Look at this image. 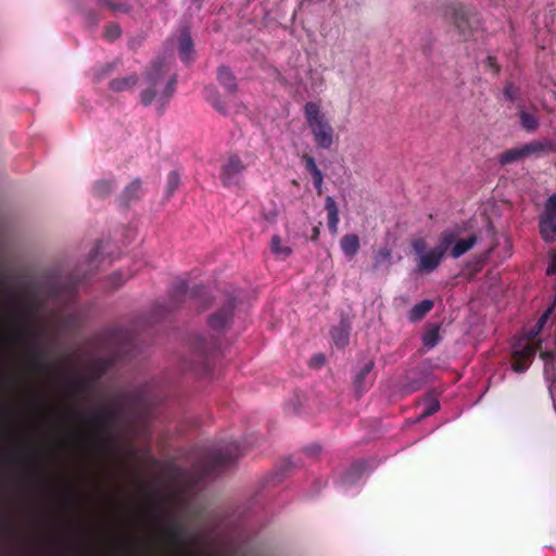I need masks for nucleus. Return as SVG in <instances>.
Here are the masks:
<instances>
[{
    "instance_id": "f257e3e1",
    "label": "nucleus",
    "mask_w": 556,
    "mask_h": 556,
    "mask_svg": "<svg viewBox=\"0 0 556 556\" xmlns=\"http://www.w3.org/2000/svg\"><path fill=\"white\" fill-rule=\"evenodd\" d=\"M168 64L164 59H157L151 63L144 73V78L148 87L141 91L140 98L141 103L146 106L150 105L157 96L156 87L165 81V86L160 93L159 102L162 106L166 105L169 99L173 97L176 90L177 76L175 74L169 75Z\"/></svg>"
},
{
    "instance_id": "f03ea898",
    "label": "nucleus",
    "mask_w": 556,
    "mask_h": 556,
    "mask_svg": "<svg viewBox=\"0 0 556 556\" xmlns=\"http://www.w3.org/2000/svg\"><path fill=\"white\" fill-rule=\"evenodd\" d=\"M455 238L456 232L454 230L446 229L441 232L439 243L428 251V243L426 239L416 238L412 240V249L418 256L416 271L420 274H430L434 271L441 265L446 252L455 241Z\"/></svg>"
},
{
    "instance_id": "7ed1b4c3",
    "label": "nucleus",
    "mask_w": 556,
    "mask_h": 556,
    "mask_svg": "<svg viewBox=\"0 0 556 556\" xmlns=\"http://www.w3.org/2000/svg\"><path fill=\"white\" fill-rule=\"evenodd\" d=\"M303 112L315 146L321 150H329L333 144L334 129L326 114L321 112L320 105L308 101L305 103Z\"/></svg>"
},
{
    "instance_id": "20e7f679",
    "label": "nucleus",
    "mask_w": 556,
    "mask_h": 556,
    "mask_svg": "<svg viewBox=\"0 0 556 556\" xmlns=\"http://www.w3.org/2000/svg\"><path fill=\"white\" fill-rule=\"evenodd\" d=\"M38 331L28 325H18L14 329V338L27 345L28 368L36 374H46L50 370V364L47 361V350L38 342Z\"/></svg>"
},
{
    "instance_id": "39448f33",
    "label": "nucleus",
    "mask_w": 556,
    "mask_h": 556,
    "mask_svg": "<svg viewBox=\"0 0 556 556\" xmlns=\"http://www.w3.org/2000/svg\"><path fill=\"white\" fill-rule=\"evenodd\" d=\"M242 451L237 442H229L226 445L208 451L204 458L203 476L215 475L232 465L240 456Z\"/></svg>"
},
{
    "instance_id": "423d86ee",
    "label": "nucleus",
    "mask_w": 556,
    "mask_h": 556,
    "mask_svg": "<svg viewBox=\"0 0 556 556\" xmlns=\"http://www.w3.org/2000/svg\"><path fill=\"white\" fill-rule=\"evenodd\" d=\"M451 21L458 35L464 39H470L481 27V18L478 12L464 4H455L451 7Z\"/></svg>"
},
{
    "instance_id": "0eeeda50",
    "label": "nucleus",
    "mask_w": 556,
    "mask_h": 556,
    "mask_svg": "<svg viewBox=\"0 0 556 556\" xmlns=\"http://www.w3.org/2000/svg\"><path fill=\"white\" fill-rule=\"evenodd\" d=\"M77 418L90 426L99 439L108 441L110 438V429L116 419V414L111 408H102L93 412H79Z\"/></svg>"
},
{
    "instance_id": "6e6552de",
    "label": "nucleus",
    "mask_w": 556,
    "mask_h": 556,
    "mask_svg": "<svg viewBox=\"0 0 556 556\" xmlns=\"http://www.w3.org/2000/svg\"><path fill=\"white\" fill-rule=\"evenodd\" d=\"M249 164L237 153H231L225 159L219 173V179L224 187H240L243 182V174Z\"/></svg>"
},
{
    "instance_id": "1a4fd4ad",
    "label": "nucleus",
    "mask_w": 556,
    "mask_h": 556,
    "mask_svg": "<svg viewBox=\"0 0 556 556\" xmlns=\"http://www.w3.org/2000/svg\"><path fill=\"white\" fill-rule=\"evenodd\" d=\"M187 299L197 301L201 309H205L210 305V299L204 286L197 285L189 290L186 281L184 280L175 283L170 292V301L173 306H178Z\"/></svg>"
},
{
    "instance_id": "9d476101",
    "label": "nucleus",
    "mask_w": 556,
    "mask_h": 556,
    "mask_svg": "<svg viewBox=\"0 0 556 556\" xmlns=\"http://www.w3.org/2000/svg\"><path fill=\"white\" fill-rule=\"evenodd\" d=\"M540 233L547 242L556 241V193L545 204V212L540 218Z\"/></svg>"
},
{
    "instance_id": "9b49d317",
    "label": "nucleus",
    "mask_w": 556,
    "mask_h": 556,
    "mask_svg": "<svg viewBox=\"0 0 556 556\" xmlns=\"http://www.w3.org/2000/svg\"><path fill=\"white\" fill-rule=\"evenodd\" d=\"M235 308V300L229 298L216 313L208 318L210 327L215 331H222L230 323Z\"/></svg>"
},
{
    "instance_id": "f8f14e48",
    "label": "nucleus",
    "mask_w": 556,
    "mask_h": 556,
    "mask_svg": "<svg viewBox=\"0 0 556 556\" xmlns=\"http://www.w3.org/2000/svg\"><path fill=\"white\" fill-rule=\"evenodd\" d=\"M142 195V182L139 178H135L130 184H128L122 193L118 195L117 200L119 205L127 207L131 202L138 201Z\"/></svg>"
},
{
    "instance_id": "ddd939ff",
    "label": "nucleus",
    "mask_w": 556,
    "mask_h": 556,
    "mask_svg": "<svg viewBox=\"0 0 556 556\" xmlns=\"http://www.w3.org/2000/svg\"><path fill=\"white\" fill-rule=\"evenodd\" d=\"M374 367L375 362L372 359H367L359 368V370L355 374L353 379V387L358 396L366 392L371 386V383H367L366 379L370 371L374 369Z\"/></svg>"
},
{
    "instance_id": "4468645a",
    "label": "nucleus",
    "mask_w": 556,
    "mask_h": 556,
    "mask_svg": "<svg viewBox=\"0 0 556 556\" xmlns=\"http://www.w3.org/2000/svg\"><path fill=\"white\" fill-rule=\"evenodd\" d=\"M162 538L170 545L181 546L186 542L185 529L178 522H173L168 527L162 528Z\"/></svg>"
},
{
    "instance_id": "2eb2a0df",
    "label": "nucleus",
    "mask_w": 556,
    "mask_h": 556,
    "mask_svg": "<svg viewBox=\"0 0 556 556\" xmlns=\"http://www.w3.org/2000/svg\"><path fill=\"white\" fill-rule=\"evenodd\" d=\"M457 236L458 235L456 233L455 241L450 248V255L453 258H458L463 256L465 253L471 250L478 241V237L476 235H470L468 238L465 239H457Z\"/></svg>"
},
{
    "instance_id": "dca6fc26",
    "label": "nucleus",
    "mask_w": 556,
    "mask_h": 556,
    "mask_svg": "<svg viewBox=\"0 0 556 556\" xmlns=\"http://www.w3.org/2000/svg\"><path fill=\"white\" fill-rule=\"evenodd\" d=\"M366 465L363 460H357L353 463L341 476V483L343 485H352L361 480Z\"/></svg>"
},
{
    "instance_id": "f3484780",
    "label": "nucleus",
    "mask_w": 556,
    "mask_h": 556,
    "mask_svg": "<svg viewBox=\"0 0 556 556\" xmlns=\"http://www.w3.org/2000/svg\"><path fill=\"white\" fill-rule=\"evenodd\" d=\"M217 80L230 94L237 92V79L233 73L227 66H219L217 68Z\"/></svg>"
},
{
    "instance_id": "a211bd4d",
    "label": "nucleus",
    "mask_w": 556,
    "mask_h": 556,
    "mask_svg": "<svg viewBox=\"0 0 556 556\" xmlns=\"http://www.w3.org/2000/svg\"><path fill=\"white\" fill-rule=\"evenodd\" d=\"M325 210L327 211L328 229L332 235H334L338 232L339 208L336 201L330 195H328L325 200Z\"/></svg>"
},
{
    "instance_id": "6ab92c4d",
    "label": "nucleus",
    "mask_w": 556,
    "mask_h": 556,
    "mask_svg": "<svg viewBox=\"0 0 556 556\" xmlns=\"http://www.w3.org/2000/svg\"><path fill=\"white\" fill-rule=\"evenodd\" d=\"M555 143L552 140L545 141H532L522 146L525 156L539 153L553 152L555 150Z\"/></svg>"
},
{
    "instance_id": "aec40b11",
    "label": "nucleus",
    "mask_w": 556,
    "mask_h": 556,
    "mask_svg": "<svg viewBox=\"0 0 556 556\" xmlns=\"http://www.w3.org/2000/svg\"><path fill=\"white\" fill-rule=\"evenodd\" d=\"M340 247L345 256L352 258L359 250V239L357 235L349 233L341 238Z\"/></svg>"
},
{
    "instance_id": "412c9836",
    "label": "nucleus",
    "mask_w": 556,
    "mask_h": 556,
    "mask_svg": "<svg viewBox=\"0 0 556 556\" xmlns=\"http://www.w3.org/2000/svg\"><path fill=\"white\" fill-rule=\"evenodd\" d=\"M432 308L433 302L431 300H424L410 308L408 319L410 321L421 320Z\"/></svg>"
},
{
    "instance_id": "4be33fe9",
    "label": "nucleus",
    "mask_w": 556,
    "mask_h": 556,
    "mask_svg": "<svg viewBox=\"0 0 556 556\" xmlns=\"http://www.w3.org/2000/svg\"><path fill=\"white\" fill-rule=\"evenodd\" d=\"M138 83L137 75H129L123 78H115L110 81V89L115 92H121L131 89Z\"/></svg>"
},
{
    "instance_id": "5701e85b",
    "label": "nucleus",
    "mask_w": 556,
    "mask_h": 556,
    "mask_svg": "<svg viewBox=\"0 0 556 556\" xmlns=\"http://www.w3.org/2000/svg\"><path fill=\"white\" fill-rule=\"evenodd\" d=\"M205 99L212 103V105L220 113L226 114L227 106L224 101L220 100V96L214 86H206L204 88Z\"/></svg>"
},
{
    "instance_id": "b1692460",
    "label": "nucleus",
    "mask_w": 556,
    "mask_h": 556,
    "mask_svg": "<svg viewBox=\"0 0 556 556\" xmlns=\"http://www.w3.org/2000/svg\"><path fill=\"white\" fill-rule=\"evenodd\" d=\"M541 345V342H531L529 341L520 349H515L513 352V357H520L523 359H527L529 363H531L533 356L535 355L536 351L539 350Z\"/></svg>"
},
{
    "instance_id": "393cba45",
    "label": "nucleus",
    "mask_w": 556,
    "mask_h": 556,
    "mask_svg": "<svg viewBox=\"0 0 556 556\" xmlns=\"http://www.w3.org/2000/svg\"><path fill=\"white\" fill-rule=\"evenodd\" d=\"M114 179H101L94 182L92 192L98 198L108 197L115 187Z\"/></svg>"
},
{
    "instance_id": "a878e982",
    "label": "nucleus",
    "mask_w": 556,
    "mask_h": 556,
    "mask_svg": "<svg viewBox=\"0 0 556 556\" xmlns=\"http://www.w3.org/2000/svg\"><path fill=\"white\" fill-rule=\"evenodd\" d=\"M193 50V42L188 33H182L179 37V54L184 62H189L190 54Z\"/></svg>"
},
{
    "instance_id": "bb28decb",
    "label": "nucleus",
    "mask_w": 556,
    "mask_h": 556,
    "mask_svg": "<svg viewBox=\"0 0 556 556\" xmlns=\"http://www.w3.org/2000/svg\"><path fill=\"white\" fill-rule=\"evenodd\" d=\"M523 157H526V156H525L522 147L513 148V149H509V150H506L505 152H503L498 157V162L502 165H507V164L517 162Z\"/></svg>"
},
{
    "instance_id": "cd10ccee",
    "label": "nucleus",
    "mask_w": 556,
    "mask_h": 556,
    "mask_svg": "<svg viewBox=\"0 0 556 556\" xmlns=\"http://www.w3.org/2000/svg\"><path fill=\"white\" fill-rule=\"evenodd\" d=\"M270 250L280 260H285L291 254V248L282 245L281 239L278 235L273 236L270 241Z\"/></svg>"
},
{
    "instance_id": "c85d7f7f",
    "label": "nucleus",
    "mask_w": 556,
    "mask_h": 556,
    "mask_svg": "<svg viewBox=\"0 0 556 556\" xmlns=\"http://www.w3.org/2000/svg\"><path fill=\"white\" fill-rule=\"evenodd\" d=\"M519 117H520V124L523 129H526L529 132H533L534 130H536V128L539 126V121L534 115H532L526 111H520Z\"/></svg>"
},
{
    "instance_id": "c756f323",
    "label": "nucleus",
    "mask_w": 556,
    "mask_h": 556,
    "mask_svg": "<svg viewBox=\"0 0 556 556\" xmlns=\"http://www.w3.org/2000/svg\"><path fill=\"white\" fill-rule=\"evenodd\" d=\"M333 342L339 348H344L349 343V331L343 327H336L331 330Z\"/></svg>"
},
{
    "instance_id": "7c9ffc66",
    "label": "nucleus",
    "mask_w": 556,
    "mask_h": 556,
    "mask_svg": "<svg viewBox=\"0 0 556 556\" xmlns=\"http://www.w3.org/2000/svg\"><path fill=\"white\" fill-rule=\"evenodd\" d=\"M440 340L439 336V326H433L429 330H427L422 336V343L425 346L432 349L434 348Z\"/></svg>"
},
{
    "instance_id": "2f4dec72",
    "label": "nucleus",
    "mask_w": 556,
    "mask_h": 556,
    "mask_svg": "<svg viewBox=\"0 0 556 556\" xmlns=\"http://www.w3.org/2000/svg\"><path fill=\"white\" fill-rule=\"evenodd\" d=\"M180 184V175L177 170H172L167 176L166 194L170 197Z\"/></svg>"
},
{
    "instance_id": "473e14b6",
    "label": "nucleus",
    "mask_w": 556,
    "mask_h": 556,
    "mask_svg": "<svg viewBox=\"0 0 556 556\" xmlns=\"http://www.w3.org/2000/svg\"><path fill=\"white\" fill-rule=\"evenodd\" d=\"M122 35V28L117 23H109L104 26V38L108 41H114Z\"/></svg>"
},
{
    "instance_id": "72a5a7b5",
    "label": "nucleus",
    "mask_w": 556,
    "mask_h": 556,
    "mask_svg": "<svg viewBox=\"0 0 556 556\" xmlns=\"http://www.w3.org/2000/svg\"><path fill=\"white\" fill-rule=\"evenodd\" d=\"M102 7L108 8L112 12H122V13H128L130 11V5L127 3H117L113 2L111 0H104L99 3Z\"/></svg>"
},
{
    "instance_id": "f704fd0d",
    "label": "nucleus",
    "mask_w": 556,
    "mask_h": 556,
    "mask_svg": "<svg viewBox=\"0 0 556 556\" xmlns=\"http://www.w3.org/2000/svg\"><path fill=\"white\" fill-rule=\"evenodd\" d=\"M439 409H440L439 401L434 397H429L426 400V408L421 413L420 418H427L429 416H432Z\"/></svg>"
},
{
    "instance_id": "c9c22d12",
    "label": "nucleus",
    "mask_w": 556,
    "mask_h": 556,
    "mask_svg": "<svg viewBox=\"0 0 556 556\" xmlns=\"http://www.w3.org/2000/svg\"><path fill=\"white\" fill-rule=\"evenodd\" d=\"M304 163L305 169L313 176L321 173V170L317 167L315 159L308 154H303L301 157Z\"/></svg>"
},
{
    "instance_id": "e433bc0d",
    "label": "nucleus",
    "mask_w": 556,
    "mask_h": 556,
    "mask_svg": "<svg viewBox=\"0 0 556 556\" xmlns=\"http://www.w3.org/2000/svg\"><path fill=\"white\" fill-rule=\"evenodd\" d=\"M391 252L388 249H381L374 257V268L378 269L382 264L389 263Z\"/></svg>"
},
{
    "instance_id": "4c0bfd02",
    "label": "nucleus",
    "mask_w": 556,
    "mask_h": 556,
    "mask_svg": "<svg viewBox=\"0 0 556 556\" xmlns=\"http://www.w3.org/2000/svg\"><path fill=\"white\" fill-rule=\"evenodd\" d=\"M71 392L74 394H84L89 389V383L86 380H74L70 386Z\"/></svg>"
},
{
    "instance_id": "58836bf2",
    "label": "nucleus",
    "mask_w": 556,
    "mask_h": 556,
    "mask_svg": "<svg viewBox=\"0 0 556 556\" xmlns=\"http://www.w3.org/2000/svg\"><path fill=\"white\" fill-rule=\"evenodd\" d=\"M117 63H118V61H114V62L105 63L104 65H102L96 73L97 78L103 79V78L108 77L109 75H111L113 73V71L115 70Z\"/></svg>"
},
{
    "instance_id": "ea45409f",
    "label": "nucleus",
    "mask_w": 556,
    "mask_h": 556,
    "mask_svg": "<svg viewBox=\"0 0 556 556\" xmlns=\"http://www.w3.org/2000/svg\"><path fill=\"white\" fill-rule=\"evenodd\" d=\"M30 457V453L26 450H16L8 455L9 460L14 463H23Z\"/></svg>"
},
{
    "instance_id": "a19ab883",
    "label": "nucleus",
    "mask_w": 556,
    "mask_h": 556,
    "mask_svg": "<svg viewBox=\"0 0 556 556\" xmlns=\"http://www.w3.org/2000/svg\"><path fill=\"white\" fill-rule=\"evenodd\" d=\"M513 369L517 372H523L530 365L527 359L520 357H513Z\"/></svg>"
},
{
    "instance_id": "79ce46f5",
    "label": "nucleus",
    "mask_w": 556,
    "mask_h": 556,
    "mask_svg": "<svg viewBox=\"0 0 556 556\" xmlns=\"http://www.w3.org/2000/svg\"><path fill=\"white\" fill-rule=\"evenodd\" d=\"M503 92L504 97L509 101H514L517 97V88L513 83H507L504 87Z\"/></svg>"
},
{
    "instance_id": "37998d69",
    "label": "nucleus",
    "mask_w": 556,
    "mask_h": 556,
    "mask_svg": "<svg viewBox=\"0 0 556 556\" xmlns=\"http://www.w3.org/2000/svg\"><path fill=\"white\" fill-rule=\"evenodd\" d=\"M312 179H313V185L317 191V194L320 195L323 193V181H324L323 173L313 175Z\"/></svg>"
},
{
    "instance_id": "c03bdc74",
    "label": "nucleus",
    "mask_w": 556,
    "mask_h": 556,
    "mask_svg": "<svg viewBox=\"0 0 556 556\" xmlns=\"http://www.w3.org/2000/svg\"><path fill=\"white\" fill-rule=\"evenodd\" d=\"M553 314V307H547L545 312L541 315L536 324L539 325V328H544L545 324L547 323L548 318Z\"/></svg>"
},
{
    "instance_id": "a18cd8bd",
    "label": "nucleus",
    "mask_w": 556,
    "mask_h": 556,
    "mask_svg": "<svg viewBox=\"0 0 556 556\" xmlns=\"http://www.w3.org/2000/svg\"><path fill=\"white\" fill-rule=\"evenodd\" d=\"M324 364H325V356L323 354H316L309 361V366L313 368H319Z\"/></svg>"
},
{
    "instance_id": "49530a36",
    "label": "nucleus",
    "mask_w": 556,
    "mask_h": 556,
    "mask_svg": "<svg viewBox=\"0 0 556 556\" xmlns=\"http://www.w3.org/2000/svg\"><path fill=\"white\" fill-rule=\"evenodd\" d=\"M543 328H539V325L535 324L534 327L529 332L528 340L531 342H535L536 337L540 334Z\"/></svg>"
},
{
    "instance_id": "de8ad7c7",
    "label": "nucleus",
    "mask_w": 556,
    "mask_h": 556,
    "mask_svg": "<svg viewBox=\"0 0 556 556\" xmlns=\"http://www.w3.org/2000/svg\"><path fill=\"white\" fill-rule=\"evenodd\" d=\"M546 274L548 276L556 275V252L553 254L552 261L547 266Z\"/></svg>"
},
{
    "instance_id": "09e8293b",
    "label": "nucleus",
    "mask_w": 556,
    "mask_h": 556,
    "mask_svg": "<svg viewBox=\"0 0 556 556\" xmlns=\"http://www.w3.org/2000/svg\"><path fill=\"white\" fill-rule=\"evenodd\" d=\"M488 66L494 71L495 74L500 72V66L496 63V59L494 56L489 55L486 59Z\"/></svg>"
},
{
    "instance_id": "8fccbe9b",
    "label": "nucleus",
    "mask_w": 556,
    "mask_h": 556,
    "mask_svg": "<svg viewBox=\"0 0 556 556\" xmlns=\"http://www.w3.org/2000/svg\"><path fill=\"white\" fill-rule=\"evenodd\" d=\"M100 253V244L97 243L92 249L91 251L89 252V262L92 263L93 260H96L98 257Z\"/></svg>"
},
{
    "instance_id": "3c124183",
    "label": "nucleus",
    "mask_w": 556,
    "mask_h": 556,
    "mask_svg": "<svg viewBox=\"0 0 556 556\" xmlns=\"http://www.w3.org/2000/svg\"><path fill=\"white\" fill-rule=\"evenodd\" d=\"M88 18H89V21H90L93 25H97V24H98V22H99L98 17H97V16H96V14H93V13H89V14H88Z\"/></svg>"
},
{
    "instance_id": "603ef678",
    "label": "nucleus",
    "mask_w": 556,
    "mask_h": 556,
    "mask_svg": "<svg viewBox=\"0 0 556 556\" xmlns=\"http://www.w3.org/2000/svg\"><path fill=\"white\" fill-rule=\"evenodd\" d=\"M34 477L36 478V480L40 481V482H45L46 481V477L39 472V471H36Z\"/></svg>"
},
{
    "instance_id": "864d4df0",
    "label": "nucleus",
    "mask_w": 556,
    "mask_h": 556,
    "mask_svg": "<svg viewBox=\"0 0 556 556\" xmlns=\"http://www.w3.org/2000/svg\"><path fill=\"white\" fill-rule=\"evenodd\" d=\"M318 236H319V228L318 227H314L313 228L312 240L316 241L318 239Z\"/></svg>"
},
{
    "instance_id": "5fc2aeb1",
    "label": "nucleus",
    "mask_w": 556,
    "mask_h": 556,
    "mask_svg": "<svg viewBox=\"0 0 556 556\" xmlns=\"http://www.w3.org/2000/svg\"><path fill=\"white\" fill-rule=\"evenodd\" d=\"M548 307H553V312L555 311V308H556V292H555V295H554L553 303Z\"/></svg>"
},
{
    "instance_id": "6e6d98bb",
    "label": "nucleus",
    "mask_w": 556,
    "mask_h": 556,
    "mask_svg": "<svg viewBox=\"0 0 556 556\" xmlns=\"http://www.w3.org/2000/svg\"><path fill=\"white\" fill-rule=\"evenodd\" d=\"M121 337V333L119 332H115L114 333V338H119Z\"/></svg>"
},
{
    "instance_id": "4d7b16f0",
    "label": "nucleus",
    "mask_w": 556,
    "mask_h": 556,
    "mask_svg": "<svg viewBox=\"0 0 556 556\" xmlns=\"http://www.w3.org/2000/svg\"><path fill=\"white\" fill-rule=\"evenodd\" d=\"M194 2H201V0H193Z\"/></svg>"
}]
</instances>
